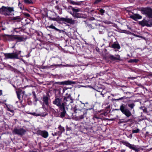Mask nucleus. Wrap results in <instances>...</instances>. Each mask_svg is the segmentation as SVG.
I'll return each instance as SVG.
<instances>
[{"label": "nucleus", "mask_w": 152, "mask_h": 152, "mask_svg": "<svg viewBox=\"0 0 152 152\" xmlns=\"http://www.w3.org/2000/svg\"><path fill=\"white\" fill-rule=\"evenodd\" d=\"M23 14H24V15H25L26 17H30V15L28 13H24Z\"/></svg>", "instance_id": "nucleus-34"}, {"label": "nucleus", "mask_w": 152, "mask_h": 152, "mask_svg": "<svg viewBox=\"0 0 152 152\" xmlns=\"http://www.w3.org/2000/svg\"><path fill=\"white\" fill-rule=\"evenodd\" d=\"M15 39L18 40L19 42L24 41L25 40L23 37L19 36H15Z\"/></svg>", "instance_id": "nucleus-17"}, {"label": "nucleus", "mask_w": 152, "mask_h": 152, "mask_svg": "<svg viewBox=\"0 0 152 152\" xmlns=\"http://www.w3.org/2000/svg\"><path fill=\"white\" fill-rule=\"evenodd\" d=\"M53 103L58 107L59 108L61 111L60 117L62 118L64 117L65 115L66 112L64 107V103L63 102H62V99L56 97L55 100L53 101Z\"/></svg>", "instance_id": "nucleus-1"}, {"label": "nucleus", "mask_w": 152, "mask_h": 152, "mask_svg": "<svg viewBox=\"0 0 152 152\" xmlns=\"http://www.w3.org/2000/svg\"><path fill=\"white\" fill-rule=\"evenodd\" d=\"M140 131V129H137L136 130H133L132 131V133H138Z\"/></svg>", "instance_id": "nucleus-27"}, {"label": "nucleus", "mask_w": 152, "mask_h": 152, "mask_svg": "<svg viewBox=\"0 0 152 152\" xmlns=\"http://www.w3.org/2000/svg\"><path fill=\"white\" fill-rule=\"evenodd\" d=\"M133 35L134 36H136L137 37H142L138 35H136L134 34H133Z\"/></svg>", "instance_id": "nucleus-40"}, {"label": "nucleus", "mask_w": 152, "mask_h": 152, "mask_svg": "<svg viewBox=\"0 0 152 152\" xmlns=\"http://www.w3.org/2000/svg\"><path fill=\"white\" fill-rule=\"evenodd\" d=\"M49 18L51 20H56V18H53L50 17Z\"/></svg>", "instance_id": "nucleus-39"}, {"label": "nucleus", "mask_w": 152, "mask_h": 152, "mask_svg": "<svg viewBox=\"0 0 152 152\" xmlns=\"http://www.w3.org/2000/svg\"><path fill=\"white\" fill-rule=\"evenodd\" d=\"M123 143L126 146L129 147L130 148V147L132 146V145H131V144H130V143H129L128 142H124Z\"/></svg>", "instance_id": "nucleus-26"}, {"label": "nucleus", "mask_w": 152, "mask_h": 152, "mask_svg": "<svg viewBox=\"0 0 152 152\" xmlns=\"http://www.w3.org/2000/svg\"><path fill=\"white\" fill-rule=\"evenodd\" d=\"M58 129L60 130V134H61L62 133L64 132L65 130L64 128L63 127L61 126V125L59 126L58 127Z\"/></svg>", "instance_id": "nucleus-22"}, {"label": "nucleus", "mask_w": 152, "mask_h": 152, "mask_svg": "<svg viewBox=\"0 0 152 152\" xmlns=\"http://www.w3.org/2000/svg\"><path fill=\"white\" fill-rule=\"evenodd\" d=\"M51 66H43L42 67V69H48L50 68Z\"/></svg>", "instance_id": "nucleus-31"}, {"label": "nucleus", "mask_w": 152, "mask_h": 152, "mask_svg": "<svg viewBox=\"0 0 152 152\" xmlns=\"http://www.w3.org/2000/svg\"><path fill=\"white\" fill-rule=\"evenodd\" d=\"M13 86L15 88H16V87L15 86H14V85H13Z\"/></svg>", "instance_id": "nucleus-51"}, {"label": "nucleus", "mask_w": 152, "mask_h": 152, "mask_svg": "<svg viewBox=\"0 0 152 152\" xmlns=\"http://www.w3.org/2000/svg\"><path fill=\"white\" fill-rule=\"evenodd\" d=\"M99 118L98 117H96V116H95L93 117V119H94L95 118Z\"/></svg>", "instance_id": "nucleus-41"}, {"label": "nucleus", "mask_w": 152, "mask_h": 152, "mask_svg": "<svg viewBox=\"0 0 152 152\" xmlns=\"http://www.w3.org/2000/svg\"><path fill=\"white\" fill-rule=\"evenodd\" d=\"M28 23H27V24H28Z\"/></svg>", "instance_id": "nucleus-55"}, {"label": "nucleus", "mask_w": 152, "mask_h": 152, "mask_svg": "<svg viewBox=\"0 0 152 152\" xmlns=\"http://www.w3.org/2000/svg\"><path fill=\"white\" fill-rule=\"evenodd\" d=\"M71 9L73 11V13H76L78 12H79L80 11V9H76L75 8L72 7Z\"/></svg>", "instance_id": "nucleus-23"}, {"label": "nucleus", "mask_w": 152, "mask_h": 152, "mask_svg": "<svg viewBox=\"0 0 152 152\" xmlns=\"http://www.w3.org/2000/svg\"><path fill=\"white\" fill-rule=\"evenodd\" d=\"M63 66H67V67H68V66L69 67V65L67 64L66 65H63Z\"/></svg>", "instance_id": "nucleus-46"}, {"label": "nucleus", "mask_w": 152, "mask_h": 152, "mask_svg": "<svg viewBox=\"0 0 152 152\" xmlns=\"http://www.w3.org/2000/svg\"><path fill=\"white\" fill-rule=\"evenodd\" d=\"M32 93L33 94V96H34V98L35 99V101L36 102H37V101L38 100V99L37 98L36 96V94H35V92L34 91H33L32 92Z\"/></svg>", "instance_id": "nucleus-30"}, {"label": "nucleus", "mask_w": 152, "mask_h": 152, "mask_svg": "<svg viewBox=\"0 0 152 152\" xmlns=\"http://www.w3.org/2000/svg\"><path fill=\"white\" fill-rule=\"evenodd\" d=\"M64 106L65 108V107L68 106L70 103L73 102L72 99L70 95H69L67 97H64L63 100Z\"/></svg>", "instance_id": "nucleus-7"}, {"label": "nucleus", "mask_w": 152, "mask_h": 152, "mask_svg": "<svg viewBox=\"0 0 152 152\" xmlns=\"http://www.w3.org/2000/svg\"><path fill=\"white\" fill-rule=\"evenodd\" d=\"M112 47L113 48L120 49V46L119 44L116 43H114L112 45Z\"/></svg>", "instance_id": "nucleus-20"}, {"label": "nucleus", "mask_w": 152, "mask_h": 152, "mask_svg": "<svg viewBox=\"0 0 152 152\" xmlns=\"http://www.w3.org/2000/svg\"><path fill=\"white\" fill-rule=\"evenodd\" d=\"M60 20L72 24H74L75 23V20L71 18H62L60 19Z\"/></svg>", "instance_id": "nucleus-10"}, {"label": "nucleus", "mask_w": 152, "mask_h": 152, "mask_svg": "<svg viewBox=\"0 0 152 152\" xmlns=\"http://www.w3.org/2000/svg\"><path fill=\"white\" fill-rule=\"evenodd\" d=\"M3 37L8 41H13L15 39V36L5 34Z\"/></svg>", "instance_id": "nucleus-13"}, {"label": "nucleus", "mask_w": 152, "mask_h": 152, "mask_svg": "<svg viewBox=\"0 0 152 152\" xmlns=\"http://www.w3.org/2000/svg\"><path fill=\"white\" fill-rule=\"evenodd\" d=\"M55 65L56 66H61L62 65L61 64H58V65Z\"/></svg>", "instance_id": "nucleus-45"}, {"label": "nucleus", "mask_w": 152, "mask_h": 152, "mask_svg": "<svg viewBox=\"0 0 152 152\" xmlns=\"http://www.w3.org/2000/svg\"><path fill=\"white\" fill-rule=\"evenodd\" d=\"M122 122L121 121H120L119 122H118V123L119 124H120V123H121Z\"/></svg>", "instance_id": "nucleus-49"}, {"label": "nucleus", "mask_w": 152, "mask_h": 152, "mask_svg": "<svg viewBox=\"0 0 152 152\" xmlns=\"http://www.w3.org/2000/svg\"><path fill=\"white\" fill-rule=\"evenodd\" d=\"M139 24L142 26H150L152 25V21L151 20L147 21L143 20L139 22Z\"/></svg>", "instance_id": "nucleus-9"}, {"label": "nucleus", "mask_w": 152, "mask_h": 152, "mask_svg": "<svg viewBox=\"0 0 152 152\" xmlns=\"http://www.w3.org/2000/svg\"><path fill=\"white\" fill-rule=\"evenodd\" d=\"M70 13L72 15L73 13H72V12H70Z\"/></svg>", "instance_id": "nucleus-52"}, {"label": "nucleus", "mask_w": 152, "mask_h": 152, "mask_svg": "<svg viewBox=\"0 0 152 152\" xmlns=\"http://www.w3.org/2000/svg\"><path fill=\"white\" fill-rule=\"evenodd\" d=\"M74 113L76 114V119L77 120H80L83 119L86 114V112L84 109L80 110L76 109L74 111Z\"/></svg>", "instance_id": "nucleus-2"}, {"label": "nucleus", "mask_w": 152, "mask_h": 152, "mask_svg": "<svg viewBox=\"0 0 152 152\" xmlns=\"http://www.w3.org/2000/svg\"><path fill=\"white\" fill-rule=\"evenodd\" d=\"M143 14L146 15L149 18H152V9L150 8H145L142 9Z\"/></svg>", "instance_id": "nucleus-6"}, {"label": "nucleus", "mask_w": 152, "mask_h": 152, "mask_svg": "<svg viewBox=\"0 0 152 152\" xmlns=\"http://www.w3.org/2000/svg\"><path fill=\"white\" fill-rule=\"evenodd\" d=\"M37 133L45 138H47L48 136V132L45 130H39L37 132Z\"/></svg>", "instance_id": "nucleus-11"}, {"label": "nucleus", "mask_w": 152, "mask_h": 152, "mask_svg": "<svg viewBox=\"0 0 152 152\" xmlns=\"http://www.w3.org/2000/svg\"><path fill=\"white\" fill-rule=\"evenodd\" d=\"M138 61V60L137 59H130L129 61V62L133 63L135 62L136 63Z\"/></svg>", "instance_id": "nucleus-25"}, {"label": "nucleus", "mask_w": 152, "mask_h": 152, "mask_svg": "<svg viewBox=\"0 0 152 152\" xmlns=\"http://www.w3.org/2000/svg\"><path fill=\"white\" fill-rule=\"evenodd\" d=\"M122 151V152H124L125 151H124V150H122V151Z\"/></svg>", "instance_id": "nucleus-50"}, {"label": "nucleus", "mask_w": 152, "mask_h": 152, "mask_svg": "<svg viewBox=\"0 0 152 152\" xmlns=\"http://www.w3.org/2000/svg\"><path fill=\"white\" fill-rule=\"evenodd\" d=\"M29 114H31L32 115H33L39 116V114L36 115V113H29Z\"/></svg>", "instance_id": "nucleus-36"}, {"label": "nucleus", "mask_w": 152, "mask_h": 152, "mask_svg": "<svg viewBox=\"0 0 152 152\" xmlns=\"http://www.w3.org/2000/svg\"><path fill=\"white\" fill-rule=\"evenodd\" d=\"M26 130L22 128H15L13 130V134L19 135H22L26 132Z\"/></svg>", "instance_id": "nucleus-8"}, {"label": "nucleus", "mask_w": 152, "mask_h": 152, "mask_svg": "<svg viewBox=\"0 0 152 152\" xmlns=\"http://www.w3.org/2000/svg\"><path fill=\"white\" fill-rule=\"evenodd\" d=\"M16 93H17L18 98V99H20V93L19 92H18L17 91H16Z\"/></svg>", "instance_id": "nucleus-33"}, {"label": "nucleus", "mask_w": 152, "mask_h": 152, "mask_svg": "<svg viewBox=\"0 0 152 152\" xmlns=\"http://www.w3.org/2000/svg\"><path fill=\"white\" fill-rule=\"evenodd\" d=\"M100 12L102 14H103L105 12V11L103 9H101L100 10Z\"/></svg>", "instance_id": "nucleus-37"}, {"label": "nucleus", "mask_w": 152, "mask_h": 152, "mask_svg": "<svg viewBox=\"0 0 152 152\" xmlns=\"http://www.w3.org/2000/svg\"><path fill=\"white\" fill-rule=\"evenodd\" d=\"M75 83V82L70 81L69 80H67L64 82H56L55 84L58 85H72V84H74Z\"/></svg>", "instance_id": "nucleus-12"}, {"label": "nucleus", "mask_w": 152, "mask_h": 152, "mask_svg": "<svg viewBox=\"0 0 152 152\" xmlns=\"http://www.w3.org/2000/svg\"><path fill=\"white\" fill-rule=\"evenodd\" d=\"M21 52V51H18V53H4V56H5V58L6 59H18V55L20 54Z\"/></svg>", "instance_id": "nucleus-5"}, {"label": "nucleus", "mask_w": 152, "mask_h": 152, "mask_svg": "<svg viewBox=\"0 0 152 152\" xmlns=\"http://www.w3.org/2000/svg\"><path fill=\"white\" fill-rule=\"evenodd\" d=\"M47 27L50 28L54 29L55 30L57 31H59L60 32H61V31L60 30L56 28L53 25H50L49 26H48Z\"/></svg>", "instance_id": "nucleus-21"}, {"label": "nucleus", "mask_w": 152, "mask_h": 152, "mask_svg": "<svg viewBox=\"0 0 152 152\" xmlns=\"http://www.w3.org/2000/svg\"><path fill=\"white\" fill-rule=\"evenodd\" d=\"M7 110L10 111L12 113H14V111L13 110H11L9 107H7Z\"/></svg>", "instance_id": "nucleus-35"}, {"label": "nucleus", "mask_w": 152, "mask_h": 152, "mask_svg": "<svg viewBox=\"0 0 152 152\" xmlns=\"http://www.w3.org/2000/svg\"><path fill=\"white\" fill-rule=\"evenodd\" d=\"M24 92H25V91H23V94H24Z\"/></svg>", "instance_id": "nucleus-54"}, {"label": "nucleus", "mask_w": 152, "mask_h": 152, "mask_svg": "<svg viewBox=\"0 0 152 152\" xmlns=\"http://www.w3.org/2000/svg\"><path fill=\"white\" fill-rule=\"evenodd\" d=\"M71 4H78L77 2H75V1H71L69 2Z\"/></svg>", "instance_id": "nucleus-32"}, {"label": "nucleus", "mask_w": 152, "mask_h": 152, "mask_svg": "<svg viewBox=\"0 0 152 152\" xmlns=\"http://www.w3.org/2000/svg\"><path fill=\"white\" fill-rule=\"evenodd\" d=\"M74 66L72 65H69V67H74Z\"/></svg>", "instance_id": "nucleus-43"}, {"label": "nucleus", "mask_w": 152, "mask_h": 152, "mask_svg": "<svg viewBox=\"0 0 152 152\" xmlns=\"http://www.w3.org/2000/svg\"><path fill=\"white\" fill-rule=\"evenodd\" d=\"M132 79H134V77H132Z\"/></svg>", "instance_id": "nucleus-53"}, {"label": "nucleus", "mask_w": 152, "mask_h": 152, "mask_svg": "<svg viewBox=\"0 0 152 152\" xmlns=\"http://www.w3.org/2000/svg\"><path fill=\"white\" fill-rule=\"evenodd\" d=\"M14 11L13 7L2 6L0 8V12L5 15H9L10 13Z\"/></svg>", "instance_id": "nucleus-4"}, {"label": "nucleus", "mask_w": 152, "mask_h": 152, "mask_svg": "<svg viewBox=\"0 0 152 152\" xmlns=\"http://www.w3.org/2000/svg\"><path fill=\"white\" fill-rule=\"evenodd\" d=\"M123 97L120 98H119L118 99H117V100H121V99H123Z\"/></svg>", "instance_id": "nucleus-42"}, {"label": "nucleus", "mask_w": 152, "mask_h": 152, "mask_svg": "<svg viewBox=\"0 0 152 152\" xmlns=\"http://www.w3.org/2000/svg\"><path fill=\"white\" fill-rule=\"evenodd\" d=\"M130 148H131L137 151H138V150L137 148L134 147V146L132 145V146L130 147Z\"/></svg>", "instance_id": "nucleus-29"}, {"label": "nucleus", "mask_w": 152, "mask_h": 152, "mask_svg": "<svg viewBox=\"0 0 152 152\" xmlns=\"http://www.w3.org/2000/svg\"><path fill=\"white\" fill-rule=\"evenodd\" d=\"M128 107L130 108L131 109H132L134 108L135 106V104L134 103H131L128 104Z\"/></svg>", "instance_id": "nucleus-24"}, {"label": "nucleus", "mask_w": 152, "mask_h": 152, "mask_svg": "<svg viewBox=\"0 0 152 152\" xmlns=\"http://www.w3.org/2000/svg\"><path fill=\"white\" fill-rule=\"evenodd\" d=\"M72 16L74 18H80L82 17V15L81 14L75 13H73Z\"/></svg>", "instance_id": "nucleus-19"}, {"label": "nucleus", "mask_w": 152, "mask_h": 152, "mask_svg": "<svg viewBox=\"0 0 152 152\" xmlns=\"http://www.w3.org/2000/svg\"><path fill=\"white\" fill-rule=\"evenodd\" d=\"M130 18L134 20H136L137 19H140L142 17L137 14H134L130 16Z\"/></svg>", "instance_id": "nucleus-14"}, {"label": "nucleus", "mask_w": 152, "mask_h": 152, "mask_svg": "<svg viewBox=\"0 0 152 152\" xmlns=\"http://www.w3.org/2000/svg\"><path fill=\"white\" fill-rule=\"evenodd\" d=\"M110 59L112 61L120 60V56L119 55H115V56L110 55L109 57Z\"/></svg>", "instance_id": "nucleus-15"}, {"label": "nucleus", "mask_w": 152, "mask_h": 152, "mask_svg": "<svg viewBox=\"0 0 152 152\" xmlns=\"http://www.w3.org/2000/svg\"><path fill=\"white\" fill-rule=\"evenodd\" d=\"M23 18L20 17V16H18L16 17H14L12 18V20H15L16 21L18 22H19L21 21V20H22Z\"/></svg>", "instance_id": "nucleus-18"}, {"label": "nucleus", "mask_w": 152, "mask_h": 152, "mask_svg": "<svg viewBox=\"0 0 152 152\" xmlns=\"http://www.w3.org/2000/svg\"><path fill=\"white\" fill-rule=\"evenodd\" d=\"M24 2L26 4H30L33 3L32 1L31 0L29 1V0H24Z\"/></svg>", "instance_id": "nucleus-28"}, {"label": "nucleus", "mask_w": 152, "mask_h": 152, "mask_svg": "<svg viewBox=\"0 0 152 152\" xmlns=\"http://www.w3.org/2000/svg\"><path fill=\"white\" fill-rule=\"evenodd\" d=\"M43 103H44L47 106H48L49 104L48 97L46 96H44L43 97Z\"/></svg>", "instance_id": "nucleus-16"}, {"label": "nucleus", "mask_w": 152, "mask_h": 152, "mask_svg": "<svg viewBox=\"0 0 152 152\" xmlns=\"http://www.w3.org/2000/svg\"><path fill=\"white\" fill-rule=\"evenodd\" d=\"M115 110H121L122 113L127 117H129L132 115L131 112L127 108V105L124 104L121 105L119 109H115Z\"/></svg>", "instance_id": "nucleus-3"}, {"label": "nucleus", "mask_w": 152, "mask_h": 152, "mask_svg": "<svg viewBox=\"0 0 152 152\" xmlns=\"http://www.w3.org/2000/svg\"><path fill=\"white\" fill-rule=\"evenodd\" d=\"M5 29H6V28H2V30H5Z\"/></svg>", "instance_id": "nucleus-47"}, {"label": "nucleus", "mask_w": 152, "mask_h": 152, "mask_svg": "<svg viewBox=\"0 0 152 152\" xmlns=\"http://www.w3.org/2000/svg\"><path fill=\"white\" fill-rule=\"evenodd\" d=\"M53 134V135H56V133H55L54 134Z\"/></svg>", "instance_id": "nucleus-48"}, {"label": "nucleus", "mask_w": 152, "mask_h": 152, "mask_svg": "<svg viewBox=\"0 0 152 152\" xmlns=\"http://www.w3.org/2000/svg\"><path fill=\"white\" fill-rule=\"evenodd\" d=\"M2 94V91L1 90H0V96Z\"/></svg>", "instance_id": "nucleus-44"}, {"label": "nucleus", "mask_w": 152, "mask_h": 152, "mask_svg": "<svg viewBox=\"0 0 152 152\" xmlns=\"http://www.w3.org/2000/svg\"><path fill=\"white\" fill-rule=\"evenodd\" d=\"M102 0H96L95 2V3L97 4V3L99 2H100Z\"/></svg>", "instance_id": "nucleus-38"}]
</instances>
